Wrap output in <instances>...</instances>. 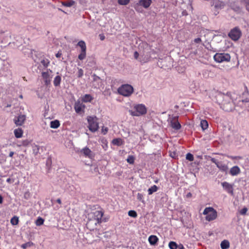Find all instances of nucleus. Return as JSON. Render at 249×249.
<instances>
[{
  "label": "nucleus",
  "mask_w": 249,
  "mask_h": 249,
  "mask_svg": "<svg viewBox=\"0 0 249 249\" xmlns=\"http://www.w3.org/2000/svg\"><path fill=\"white\" fill-rule=\"evenodd\" d=\"M52 71L50 69H47L46 71H43L41 75L43 79H52L53 75H51Z\"/></svg>",
  "instance_id": "obj_14"
},
{
  "label": "nucleus",
  "mask_w": 249,
  "mask_h": 249,
  "mask_svg": "<svg viewBox=\"0 0 249 249\" xmlns=\"http://www.w3.org/2000/svg\"><path fill=\"white\" fill-rule=\"evenodd\" d=\"M44 221V220L42 218L38 217L36 220L35 223L36 226H40L43 224Z\"/></svg>",
  "instance_id": "obj_35"
},
{
  "label": "nucleus",
  "mask_w": 249,
  "mask_h": 249,
  "mask_svg": "<svg viewBox=\"0 0 249 249\" xmlns=\"http://www.w3.org/2000/svg\"><path fill=\"white\" fill-rule=\"evenodd\" d=\"M222 249H228L230 248V242L227 240L222 241L220 244Z\"/></svg>",
  "instance_id": "obj_22"
},
{
  "label": "nucleus",
  "mask_w": 249,
  "mask_h": 249,
  "mask_svg": "<svg viewBox=\"0 0 249 249\" xmlns=\"http://www.w3.org/2000/svg\"><path fill=\"white\" fill-rule=\"evenodd\" d=\"M19 219L18 217L17 216H13L10 220V222L12 225L15 226L18 224Z\"/></svg>",
  "instance_id": "obj_31"
},
{
  "label": "nucleus",
  "mask_w": 249,
  "mask_h": 249,
  "mask_svg": "<svg viewBox=\"0 0 249 249\" xmlns=\"http://www.w3.org/2000/svg\"><path fill=\"white\" fill-rule=\"evenodd\" d=\"M86 51L82 52L81 51L80 53L78 55V58L81 60H83L86 58Z\"/></svg>",
  "instance_id": "obj_38"
},
{
  "label": "nucleus",
  "mask_w": 249,
  "mask_h": 249,
  "mask_svg": "<svg viewBox=\"0 0 249 249\" xmlns=\"http://www.w3.org/2000/svg\"><path fill=\"white\" fill-rule=\"evenodd\" d=\"M88 122L89 124V128L92 132H95L99 128L98 119L95 116H90L88 117Z\"/></svg>",
  "instance_id": "obj_4"
},
{
  "label": "nucleus",
  "mask_w": 249,
  "mask_h": 249,
  "mask_svg": "<svg viewBox=\"0 0 249 249\" xmlns=\"http://www.w3.org/2000/svg\"><path fill=\"white\" fill-rule=\"evenodd\" d=\"M86 159L83 162H85V164L89 166H92L93 164L92 158L93 157H85Z\"/></svg>",
  "instance_id": "obj_21"
},
{
  "label": "nucleus",
  "mask_w": 249,
  "mask_h": 249,
  "mask_svg": "<svg viewBox=\"0 0 249 249\" xmlns=\"http://www.w3.org/2000/svg\"><path fill=\"white\" fill-rule=\"evenodd\" d=\"M137 198L142 201V202H143L144 200H143V195L142 194H141V193H138L137 194Z\"/></svg>",
  "instance_id": "obj_42"
},
{
  "label": "nucleus",
  "mask_w": 249,
  "mask_h": 249,
  "mask_svg": "<svg viewBox=\"0 0 249 249\" xmlns=\"http://www.w3.org/2000/svg\"><path fill=\"white\" fill-rule=\"evenodd\" d=\"M99 36L101 40H104L105 38V36L103 34H99Z\"/></svg>",
  "instance_id": "obj_52"
},
{
  "label": "nucleus",
  "mask_w": 249,
  "mask_h": 249,
  "mask_svg": "<svg viewBox=\"0 0 249 249\" xmlns=\"http://www.w3.org/2000/svg\"><path fill=\"white\" fill-rule=\"evenodd\" d=\"M217 98H222L223 100L220 102L219 100H217V102H219V104L221 105V107H222L223 109L225 110L226 111H229L231 110V108H228L225 105H231L230 102H229V96L228 95H224L221 93H219L217 95Z\"/></svg>",
  "instance_id": "obj_7"
},
{
  "label": "nucleus",
  "mask_w": 249,
  "mask_h": 249,
  "mask_svg": "<svg viewBox=\"0 0 249 249\" xmlns=\"http://www.w3.org/2000/svg\"><path fill=\"white\" fill-rule=\"evenodd\" d=\"M246 9L249 11V1L246 4Z\"/></svg>",
  "instance_id": "obj_58"
},
{
  "label": "nucleus",
  "mask_w": 249,
  "mask_h": 249,
  "mask_svg": "<svg viewBox=\"0 0 249 249\" xmlns=\"http://www.w3.org/2000/svg\"><path fill=\"white\" fill-rule=\"evenodd\" d=\"M211 160H212V161L213 162L215 163V164H216V163H217V161H216V160L215 159H214V158H212Z\"/></svg>",
  "instance_id": "obj_62"
},
{
  "label": "nucleus",
  "mask_w": 249,
  "mask_h": 249,
  "mask_svg": "<svg viewBox=\"0 0 249 249\" xmlns=\"http://www.w3.org/2000/svg\"><path fill=\"white\" fill-rule=\"evenodd\" d=\"M78 71L77 73V76L79 78H81L83 76L84 74V71L81 68H78Z\"/></svg>",
  "instance_id": "obj_40"
},
{
  "label": "nucleus",
  "mask_w": 249,
  "mask_h": 249,
  "mask_svg": "<svg viewBox=\"0 0 249 249\" xmlns=\"http://www.w3.org/2000/svg\"><path fill=\"white\" fill-rule=\"evenodd\" d=\"M45 85H48L50 84L51 79H44Z\"/></svg>",
  "instance_id": "obj_49"
},
{
  "label": "nucleus",
  "mask_w": 249,
  "mask_h": 249,
  "mask_svg": "<svg viewBox=\"0 0 249 249\" xmlns=\"http://www.w3.org/2000/svg\"><path fill=\"white\" fill-rule=\"evenodd\" d=\"M87 225L88 227L90 230H93L97 226L95 225V222H92L90 224H88V221L87 222Z\"/></svg>",
  "instance_id": "obj_39"
},
{
  "label": "nucleus",
  "mask_w": 249,
  "mask_h": 249,
  "mask_svg": "<svg viewBox=\"0 0 249 249\" xmlns=\"http://www.w3.org/2000/svg\"><path fill=\"white\" fill-rule=\"evenodd\" d=\"M60 126V123L58 120L52 121L50 123V127L52 128H57Z\"/></svg>",
  "instance_id": "obj_23"
},
{
  "label": "nucleus",
  "mask_w": 249,
  "mask_h": 249,
  "mask_svg": "<svg viewBox=\"0 0 249 249\" xmlns=\"http://www.w3.org/2000/svg\"><path fill=\"white\" fill-rule=\"evenodd\" d=\"M134 90L132 86L128 84L122 85L118 89V93L125 97H128L132 94Z\"/></svg>",
  "instance_id": "obj_5"
},
{
  "label": "nucleus",
  "mask_w": 249,
  "mask_h": 249,
  "mask_svg": "<svg viewBox=\"0 0 249 249\" xmlns=\"http://www.w3.org/2000/svg\"><path fill=\"white\" fill-rule=\"evenodd\" d=\"M178 248L179 249H185L182 244L178 245Z\"/></svg>",
  "instance_id": "obj_57"
},
{
  "label": "nucleus",
  "mask_w": 249,
  "mask_h": 249,
  "mask_svg": "<svg viewBox=\"0 0 249 249\" xmlns=\"http://www.w3.org/2000/svg\"><path fill=\"white\" fill-rule=\"evenodd\" d=\"M34 243L31 241L28 242L27 243H25L24 244H23L21 245V248L23 249H26L28 248H31L32 246L34 245Z\"/></svg>",
  "instance_id": "obj_32"
},
{
  "label": "nucleus",
  "mask_w": 249,
  "mask_h": 249,
  "mask_svg": "<svg viewBox=\"0 0 249 249\" xmlns=\"http://www.w3.org/2000/svg\"><path fill=\"white\" fill-rule=\"evenodd\" d=\"M74 107L75 112L77 113H79L81 111H84L86 106L81 101H77L75 103Z\"/></svg>",
  "instance_id": "obj_13"
},
{
  "label": "nucleus",
  "mask_w": 249,
  "mask_h": 249,
  "mask_svg": "<svg viewBox=\"0 0 249 249\" xmlns=\"http://www.w3.org/2000/svg\"><path fill=\"white\" fill-rule=\"evenodd\" d=\"M242 102L243 103H247V102H249V98H247L245 99H242Z\"/></svg>",
  "instance_id": "obj_55"
},
{
  "label": "nucleus",
  "mask_w": 249,
  "mask_h": 249,
  "mask_svg": "<svg viewBox=\"0 0 249 249\" xmlns=\"http://www.w3.org/2000/svg\"><path fill=\"white\" fill-rule=\"evenodd\" d=\"M178 116H170L168 119L170 125L175 130H178L181 128V124L178 121Z\"/></svg>",
  "instance_id": "obj_10"
},
{
  "label": "nucleus",
  "mask_w": 249,
  "mask_h": 249,
  "mask_svg": "<svg viewBox=\"0 0 249 249\" xmlns=\"http://www.w3.org/2000/svg\"><path fill=\"white\" fill-rule=\"evenodd\" d=\"M147 109L143 104L136 105L133 109L129 110L130 114L134 116H140L146 113Z\"/></svg>",
  "instance_id": "obj_2"
},
{
  "label": "nucleus",
  "mask_w": 249,
  "mask_h": 249,
  "mask_svg": "<svg viewBox=\"0 0 249 249\" xmlns=\"http://www.w3.org/2000/svg\"><path fill=\"white\" fill-rule=\"evenodd\" d=\"M61 53H60V52H58L56 54H55V56L57 57V58H59L61 56Z\"/></svg>",
  "instance_id": "obj_56"
},
{
  "label": "nucleus",
  "mask_w": 249,
  "mask_h": 249,
  "mask_svg": "<svg viewBox=\"0 0 249 249\" xmlns=\"http://www.w3.org/2000/svg\"><path fill=\"white\" fill-rule=\"evenodd\" d=\"M77 45L81 48V51H82V52L86 51V49H87L86 45L85 42L84 41L81 40V41H79L77 44Z\"/></svg>",
  "instance_id": "obj_28"
},
{
  "label": "nucleus",
  "mask_w": 249,
  "mask_h": 249,
  "mask_svg": "<svg viewBox=\"0 0 249 249\" xmlns=\"http://www.w3.org/2000/svg\"><path fill=\"white\" fill-rule=\"evenodd\" d=\"M185 156H193L192 154H191L190 153H187L185 154Z\"/></svg>",
  "instance_id": "obj_63"
},
{
  "label": "nucleus",
  "mask_w": 249,
  "mask_h": 249,
  "mask_svg": "<svg viewBox=\"0 0 249 249\" xmlns=\"http://www.w3.org/2000/svg\"><path fill=\"white\" fill-rule=\"evenodd\" d=\"M159 241L157 236L152 235L148 237V241L151 245H155Z\"/></svg>",
  "instance_id": "obj_17"
},
{
  "label": "nucleus",
  "mask_w": 249,
  "mask_h": 249,
  "mask_svg": "<svg viewBox=\"0 0 249 249\" xmlns=\"http://www.w3.org/2000/svg\"><path fill=\"white\" fill-rule=\"evenodd\" d=\"M134 157H128L126 159L127 161L130 164H133L134 162Z\"/></svg>",
  "instance_id": "obj_41"
},
{
  "label": "nucleus",
  "mask_w": 249,
  "mask_h": 249,
  "mask_svg": "<svg viewBox=\"0 0 249 249\" xmlns=\"http://www.w3.org/2000/svg\"><path fill=\"white\" fill-rule=\"evenodd\" d=\"M213 5L215 9H219L224 7V3L222 1L216 0L213 2Z\"/></svg>",
  "instance_id": "obj_18"
},
{
  "label": "nucleus",
  "mask_w": 249,
  "mask_h": 249,
  "mask_svg": "<svg viewBox=\"0 0 249 249\" xmlns=\"http://www.w3.org/2000/svg\"><path fill=\"white\" fill-rule=\"evenodd\" d=\"M41 64L45 67L47 68L49 64L50 61L48 59H43L41 61Z\"/></svg>",
  "instance_id": "obj_36"
},
{
  "label": "nucleus",
  "mask_w": 249,
  "mask_h": 249,
  "mask_svg": "<svg viewBox=\"0 0 249 249\" xmlns=\"http://www.w3.org/2000/svg\"><path fill=\"white\" fill-rule=\"evenodd\" d=\"M201 41V39L199 37H198V38H195L194 39V42L196 43H200V42Z\"/></svg>",
  "instance_id": "obj_53"
},
{
  "label": "nucleus",
  "mask_w": 249,
  "mask_h": 249,
  "mask_svg": "<svg viewBox=\"0 0 249 249\" xmlns=\"http://www.w3.org/2000/svg\"><path fill=\"white\" fill-rule=\"evenodd\" d=\"M155 52L153 50L145 49L142 53L141 54L139 58V61L142 64L147 63L150 61L151 55L154 54Z\"/></svg>",
  "instance_id": "obj_6"
},
{
  "label": "nucleus",
  "mask_w": 249,
  "mask_h": 249,
  "mask_svg": "<svg viewBox=\"0 0 249 249\" xmlns=\"http://www.w3.org/2000/svg\"><path fill=\"white\" fill-rule=\"evenodd\" d=\"M6 181H7V182L11 184L14 182V179L9 178L6 179Z\"/></svg>",
  "instance_id": "obj_48"
},
{
  "label": "nucleus",
  "mask_w": 249,
  "mask_h": 249,
  "mask_svg": "<svg viewBox=\"0 0 249 249\" xmlns=\"http://www.w3.org/2000/svg\"><path fill=\"white\" fill-rule=\"evenodd\" d=\"M14 134L17 138H21L22 136L23 131L21 128H18L14 130Z\"/></svg>",
  "instance_id": "obj_24"
},
{
  "label": "nucleus",
  "mask_w": 249,
  "mask_h": 249,
  "mask_svg": "<svg viewBox=\"0 0 249 249\" xmlns=\"http://www.w3.org/2000/svg\"><path fill=\"white\" fill-rule=\"evenodd\" d=\"M26 119V116L24 115L20 114L17 117H15L14 119L15 124L17 126L21 125L24 122Z\"/></svg>",
  "instance_id": "obj_12"
},
{
  "label": "nucleus",
  "mask_w": 249,
  "mask_h": 249,
  "mask_svg": "<svg viewBox=\"0 0 249 249\" xmlns=\"http://www.w3.org/2000/svg\"><path fill=\"white\" fill-rule=\"evenodd\" d=\"M200 126L203 130L206 129L208 127V122L205 120H202L200 122Z\"/></svg>",
  "instance_id": "obj_30"
},
{
  "label": "nucleus",
  "mask_w": 249,
  "mask_h": 249,
  "mask_svg": "<svg viewBox=\"0 0 249 249\" xmlns=\"http://www.w3.org/2000/svg\"><path fill=\"white\" fill-rule=\"evenodd\" d=\"M112 143L114 145L120 146L123 143V141L121 138H116L112 140Z\"/></svg>",
  "instance_id": "obj_25"
},
{
  "label": "nucleus",
  "mask_w": 249,
  "mask_h": 249,
  "mask_svg": "<svg viewBox=\"0 0 249 249\" xmlns=\"http://www.w3.org/2000/svg\"><path fill=\"white\" fill-rule=\"evenodd\" d=\"M51 163H52V160H51V157L48 158V159L46 160V166L48 167L49 165H50L51 164Z\"/></svg>",
  "instance_id": "obj_46"
},
{
  "label": "nucleus",
  "mask_w": 249,
  "mask_h": 249,
  "mask_svg": "<svg viewBox=\"0 0 249 249\" xmlns=\"http://www.w3.org/2000/svg\"><path fill=\"white\" fill-rule=\"evenodd\" d=\"M93 100V97L90 94H85L81 98L83 102L88 103L90 102Z\"/></svg>",
  "instance_id": "obj_20"
},
{
  "label": "nucleus",
  "mask_w": 249,
  "mask_h": 249,
  "mask_svg": "<svg viewBox=\"0 0 249 249\" xmlns=\"http://www.w3.org/2000/svg\"><path fill=\"white\" fill-rule=\"evenodd\" d=\"M240 172V169L238 166H234L231 168L230 174L232 176H236Z\"/></svg>",
  "instance_id": "obj_16"
},
{
  "label": "nucleus",
  "mask_w": 249,
  "mask_h": 249,
  "mask_svg": "<svg viewBox=\"0 0 249 249\" xmlns=\"http://www.w3.org/2000/svg\"><path fill=\"white\" fill-rule=\"evenodd\" d=\"M108 131L107 127H103L102 128V132L104 135H105Z\"/></svg>",
  "instance_id": "obj_47"
},
{
  "label": "nucleus",
  "mask_w": 249,
  "mask_h": 249,
  "mask_svg": "<svg viewBox=\"0 0 249 249\" xmlns=\"http://www.w3.org/2000/svg\"><path fill=\"white\" fill-rule=\"evenodd\" d=\"M203 214L206 215L205 219L208 221L214 220L217 217V213L213 207L206 208L203 211Z\"/></svg>",
  "instance_id": "obj_3"
},
{
  "label": "nucleus",
  "mask_w": 249,
  "mask_h": 249,
  "mask_svg": "<svg viewBox=\"0 0 249 249\" xmlns=\"http://www.w3.org/2000/svg\"><path fill=\"white\" fill-rule=\"evenodd\" d=\"M191 196H192V194L190 192L187 193V194L186 195L187 197H190Z\"/></svg>",
  "instance_id": "obj_59"
},
{
  "label": "nucleus",
  "mask_w": 249,
  "mask_h": 249,
  "mask_svg": "<svg viewBox=\"0 0 249 249\" xmlns=\"http://www.w3.org/2000/svg\"><path fill=\"white\" fill-rule=\"evenodd\" d=\"M213 59L217 63L228 62L230 61L231 56L228 53H216L213 56Z\"/></svg>",
  "instance_id": "obj_8"
},
{
  "label": "nucleus",
  "mask_w": 249,
  "mask_h": 249,
  "mask_svg": "<svg viewBox=\"0 0 249 249\" xmlns=\"http://www.w3.org/2000/svg\"><path fill=\"white\" fill-rule=\"evenodd\" d=\"M152 3L151 0H140L139 4L144 8H148Z\"/></svg>",
  "instance_id": "obj_15"
},
{
  "label": "nucleus",
  "mask_w": 249,
  "mask_h": 249,
  "mask_svg": "<svg viewBox=\"0 0 249 249\" xmlns=\"http://www.w3.org/2000/svg\"><path fill=\"white\" fill-rule=\"evenodd\" d=\"M194 157H186V159L189 161H193Z\"/></svg>",
  "instance_id": "obj_54"
},
{
  "label": "nucleus",
  "mask_w": 249,
  "mask_h": 249,
  "mask_svg": "<svg viewBox=\"0 0 249 249\" xmlns=\"http://www.w3.org/2000/svg\"><path fill=\"white\" fill-rule=\"evenodd\" d=\"M130 0H118V3L121 5H126Z\"/></svg>",
  "instance_id": "obj_43"
},
{
  "label": "nucleus",
  "mask_w": 249,
  "mask_h": 249,
  "mask_svg": "<svg viewBox=\"0 0 249 249\" xmlns=\"http://www.w3.org/2000/svg\"><path fill=\"white\" fill-rule=\"evenodd\" d=\"M134 57L136 59L138 60L139 61V53L137 51H135L134 52Z\"/></svg>",
  "instance_id": "obj_45"
},
{
  "label": "nucleus",
  "mask_w": 249,
  "mask_h": 249,
  "mask_svg": "<svg viewBox=\"0 0 249 249\" xmlns=\"http://www.w3.org/2000/svg\"><path fill=\"white\" fill-rule=\"evenodd\" d=\"M168 246L170 249H177L178 246L176 242L174 241H170L169 243Z\"/></svg>",
  "instance_id": "obj_34"
},
{
  "label": "nucleus",
  "mask_w": 249,
  "mask_h": 249,
  "mask_svg": "<svg viewBox=\"0 0 249 249\" xmlns=\"http://www.w3.org/2000/svg\"><path fill=\"white\" fill-rule=\"evenodd\" d=\"M14 154V153L13 152H11L10 153H9V156H13Z\"/></svg>",
  "instance_id": "obj_64"
},
{
  "label": "nucleus",
  "mask_w": 249,
  "mask_h": 249,
  "mask_svg": "<svg viewBox=\"0 0 249 249\" xmlns=\"http://www.w3.org/2000/svg\"><path fill=\"white\" fill-rule=\"evenodd\" d=\"M158 188L156 185H154L152 186L151 187H150L148 189V195H152L154 192H156L158 190Z\"/></svg>",
  "instance_id": "obj_29"
},
{
  "label": "nucleus",
  "mask_w": 249,
  "mask_h": 249,
  "mask_svg": "<svg viewBox=\"0 0 249 249\" xmlns=\"http://www.w3.org/2000/svg\"><path fill=\"white\" fill-rule=\"evenodd\" d=\"M242 36V32L238 27L232 29L228 34L229 37L233 41H237Z\"/></svg>",
  "instance_id": "obj_9"
},
{
  "label": "nucleus",
  "mask_w": 249,
  "mask_h": 249,
  "mask_svg": "<svg viewBox=\"0 0 249 249\" xmlns=\"http://www.w3.org/2000/svg\"><path fill=\"white\" fill-rule=\"evenodd\" d=\"M61 81V77L60 75H57L55 77L53 80V85L55 87L59 86Z\"/></svg>",
  "instance_id": "obj_26"
},
{
  "label": "nucleus",
  "mask_w": 249,
  "mask_h": 249,
  "mask_svg": "<svg viewBox=\"0 0 249 249\" xmlns=\"http://www.w3.org/2000/svg\"><path fill=\"white\" fill-rule=\"evenodd\" d=\"M128 214L129 216L133 218H136L137 216L136 212L134 210H130L128 213Z\"/></svg>",
  "instance_id": "obj_37"
},
{
  "label": "nucleus",
  "mask_w": 249,
  "mask_h": 249,
  "mask_svg": "<svg viewBox=\"0 0 249 249\" xmlns=\"http://www.w3.org/2000/svg\"><path fill=\"white\" fill-rule=\"evenodd\" d=\"M24 197L25 199H28L30 197V193L29 192H26L24 194Z\"/></svg>",
  "instance_id": "obj_50"
},
{
  "label": "nucleus",
  "mask_w": 249,
  "mask_h": 249,
  "mask_svg": "<svg viewBox=\"0 0 249 249\" xmlns=\"http://www.w3.org/2000/svg\"><path fill=\"white\" fill-rule=\"evenodd\" d=\"M3 202V198L2 196L0 195V204L2 203Z\"/></svg>",
  "instance_id": "obj_60"
},
{
  "label": "nucleus",
  "mask_w": 249,
  "mask_h": 249,
  "mask_svg": "<svg viewBox=\"0 0 249 249\" xmlns=\"http://www.w3.org/2000/svg\"><path fill=\"white\" fill-rule=\"evenodd\" d=\"M221 185L223 189L228 193L231 195H233V185L229 183L227 181L221 183Z\"/></svg>",
  "instance_id": "obj_11"
},
{
  "label": "nucleus",
  "mask_w": 249,
  "mask_h": 249,
  "mask_svg": "<svg viewBox=\"0 0 249 249\" xmlns=\"http://www.w3.org/2000/svg\"><path fill=\"white\" fill-rule=\"evenodd\" d=\"M56 202L57 203H58L59 204H61V200L60 198L57 199Z\"/></svg>",
  "instance_id": "obj_61"
},
{
  "label": "nucleus",
  "mask_w": 249,
  "mask_h": 249,
  "mask_svg": "<svg viewBox=\"0 0 249 249\" xmlns=\"http://www.w3.org/2000/svg\"><path fill=\"white\" fill-rule=\"evenodd\" d=\"M237 139L239 140L240 142H243L245 140L244 138L241 136H238Z\"/></svg>",
  "instance_id": "obj_51"
},
{
  "label": "nucleus",
  "mask_w": 249,
  "mask_h": 249,
  "mask_svg": "<svg viewBox=\"0 0 249 249\" xmlns=\"http://www.w3.org/2000/svg\"><path fill=\"white\" fill-rule=\"evenodd\" d=\"M216 165L220 170L224 172L227 171L228 169V166L221 162L217 161V163H216Z\"/></svg>",
  "instance_id": "obj_19"
},
{
  "label": "nucleus",
  "mask_w": 249,
  "mask_h": 249,
  "mask_svg": "<svg viewBox=\"0 0 249 249\" xmlns=\"http://www.w3.org/2000/svg\"><path fill=\"white\" fill-rule=\"evenodd\" d=\"M91 152L89 148L86 147L81 150L80 153L81 154H84V156H90Z\"/></svg>",
  "instance_id": "obj_27"
},
{
  "label": "nucleus",
  "mask_w": 249,
  "mask_h": 249,
  "mask_svg": "<svg viewBox=\"0 0 249 249\" xmlns=\"http://www.w3.org/2000/svg\"><path fill=\"white\" fill-rule=\"evenodd\" d=\"M62 4L63 6L70 7L73 6L75 4V1L74 0H71L69 1L63 2Z\"/></svg>",
  "instance_id": "obj_33"
},
{
  "label": "nucleus",
  "mask_w": 249,
  "mask_h": 249,
  "mask_svg": "<svg viewBox=\"0 0 249 249\" xmlns=\"http://www.w3.org/2000/svg\"><path fill=\"white\" fill-rule=\"evenodd\" d=\"M248 211V209L246 207L243 208L240 211V213L241 215H245Z\"/></svg>",
  "instance_id": "obj_44"
},
{
  "label": "nucleus",
  "mask_w": 249,
  "mask_h": 249,
  "mask_svg": "<svg viewBox=\"0 0 249 249\" xmlns=\"http://www.w3.org/2000/svg\"><path fill=\"white\" fill-rule=\"evenodd\" d=\"M104 213L101 211H96L88 214V224L92 222H95V225H97L101 223Z\"/></svg>",
  "instance_id": "obj_1"
}]
</instances>
